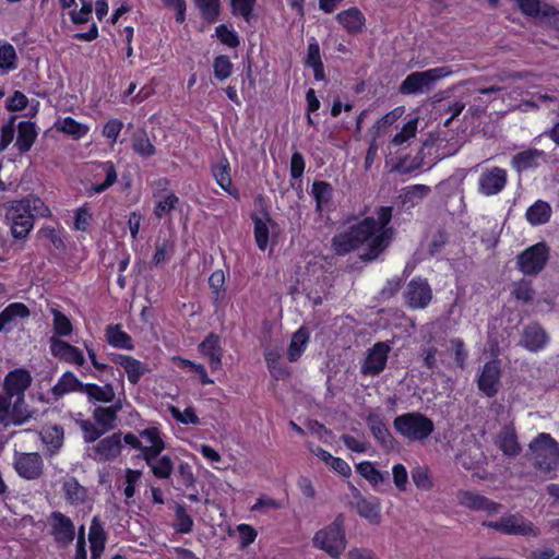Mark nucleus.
<instances>
[{"label": "nucleus", "mask_w": 559, "mask_h": 559, "mask_svg": "<svg viewBox=\"0 0 559 559\" xmlns=\"http://www.w3.org/2000/svg\"><path fill=\"white\" fill-rule=\"evenodd\" d=\"M377 216L378 221L366 217L352 225L348 230L335 235L332 239L335 253L345 255L365 245L367 252L360 258L364 261L376 260L390 246L393 238V230L388 227L392 218V207L380 206L377 210Z\"/></svg>", "instance_id": "nucleus-1"}, {"label": "nucleus", "mask_w": 559, "mask_h": 559, "mask_svg": "<svg viewBox=\"0 0 559 559\" xmlns=\"http://www.w3.org/2000/svg\"><path fill=\"white\" fill-rule=\"evenodd\" d=\"M5 219L11 223V233L15 239H24L33 229L35 217H46L49 209L36 195L29 194L21 200L3 204Z\"/></svg>", "instance_id": "nucleus-2"}, {"label": "nucleus", "mask_w": 559, "mask_h": 559, "mask_svg": "<svg viewBox=\"0 0 559 559\" xmlns=\"http://www.w3.org/2000/svg\"><path fill=\"white\" fill-rule=\"evenodd\" d=\"M32 383V377L25 369H14L4 379V393L0 394V411L10 414L16 423H24L31 418L26 409L24 393Z\"/></svg>", "instance_id": "nucleus-3"}, {"label": "nucleus", "mask_w": 559, "mask_h": 559, "mask_svg": "<svg viewBox=\"0 0 559 559\" xmlns=\"http://www.w3.org/2000/svg\"><path fill=\"white\" fill-rule=\"evenodd\" d=\"M395 431L412 442L427 440L435 430L433 421L419 412L399 415L393 420Z\"/></svg>", "instance_id": "nucleus-4"}, {"label": "nucleus", "mask_w": 559, "mask_h": 559, "mask_svg": "<svg viewBox=\"0 0 559 559\" xmlns=\"http://www.w3.org/2000/svg\"><path fill=\"white\" fill-rule=\"evenodd\" d=\"M532 460L534 466L544 472L549 473L559 466V444L549 435L542 432L530 443Z\"/></svg>", "instance_id": "nucleus-5"}, {"label": "nucleus", "mask_w": 559, "mask_h": 559, "mask_svg": "<svg viewBox=\"0 0 559 559\" xmlns=\"http://www.w3.org/2000/svg\"><path fill=\"white\" fill-rule=\"evenodd\" d=\"M312 543L316 548L324 550L332 558H338L346 548L343 514H338L330 525L318 531Z\"/></svg>", "instance_id": "nucleus-6"}, {"label": "nucleus", "mask_w": 559, "mask_h": 559, "mask_svg": "<svg viewBox=\"0 0 559 559\" xmlns=\"http://www.w3.org/2000/svg\"><path fill=\"white\" fill-rule=\"evenodd\" d=\"M450 67H439L408 74L400 84L399 92L403 95H416L430 92L435 84L452 74Z\"/></svg>", "instance_id": "nucleus-7"}, {"label": "nucleus", "mask_w": 559, "mask_h": 559, "mask_svg": "<svg viewBox=\"0 0 559 559\" xmlns=\"http://www.w3.org/2000/svg\"><path fill=\"white\" fill-rule=\"evenodd\" d=\"M548 259V246L545 242H538L528 247L516 257V265L525 275H537L544 270Z\"/></svg>", "instance_id": "nucleus-8"}, {"label": "nucleus", "mask_w": 559, "mask_h": 559, "mask_svg": "<svg viewBox=\"0 0 559 559\" xmlns=\"http://www.w3.org/2000/svg\"><path fill=\"white\" fill-rule=\"evenodd\" d=\"M390 352L391 346L389 343H376L367 353L364 364L361 365V373L369 376L380 374L386 366Z\"/></svg>", "instance_id": "nucleus-9"}, {"label": "nucleus", "mask_w": 559, "mask_h": 559, "mask_svg": "<svg viewBox=\"0 0 559 559\" xmlns=\"http://www.w3.org/2000/svg\"><path fill=\"white\" fill-rule=\"evenodd\" d=\"M50 534L53 540L61 546L70 545L75 537V527L72 520L59 511L51 512L49 516Z\"/></svg>", "instance_id": "nucleus-10"}, {"label": "nucleus", "mask_w": 559, "mask_h": 559, "mask_svg": "<svg viewBox=\"0 0 559 559\" xmlns=\"http://www.w3.org/2000/svg\"><path fill=\"white\" fill-rule=\"evenodd\" d=\"M404 295L406 304L412 309H424L432 299V292L428 282L420 277L413 278L407 284Z\"/></svg>", "instance_id": "nucleus-11"}, {"label": "nucleus", "mask_w": 559, "mask_h": 559, "mask_svg": "<svg viewBox=\"0 0 559 559\" xmlns=\"http://www.w3.org/2000/svg\"><path fill=\"white\" fill-rule=\"evenodd\" d=\"M457 500L461 506L474 511H483L489 516L498 514L502 509V504L469 490H460Z\"/></svg>", "instance_id": "nucleus-12"}, {"label": "nucleus", "mask_w": 559, "mask_h": 559, "mask_svg": "<svg viewBox=\"0 0 559 559\" xmlns=\"http://www.w3.org/2000/svg\"><path fill=\"white\" fill-rule=\"evenodd\" d=\"M14 468L16 473L25 479H37L43 474L44 462L36 452L15 453Z\"/></svg>", "instance_id": "nucleus-13"}, {"label": "nucleus", "mask_w": 559, "mask_h": 559, "mask_svg": "<svg viewBox=\"0 0 559 559\" xmlns=\"http://www.w3.org/2000/svg\"><path fill=\"white\" fill-rule=\"evenodd\" d=\"M353 498L354 500L350 502V506L355 508L357 513L369 521L371 524H379L381 521V503L380 500L376 497L366 498L361 495V492L353 487Z\"/></svg>", "instance_id": "nucleus-14"}, {"label": "nucleus", "mask_w": 559, "mask_h": 559, "mask_svg": "<svg viewBox=\"0 0 559 559\" xmlns=\"http://www.w3.org/2000/svg\"><path fill=\"white\" fill-rule=\"evenodd\" d=\"M501 369L498 360H490L483 367L478 377V389L488 397H493L500 386Z\"/></svg>", "instance_id": "nucleus-15"}, {"label": "nucleus", "mask_w": 559, "mask_h": 559, "mask_svg": "<svg viewBox=\"0 0 559 559\" xmlns=\"http://www.w3.org/2000/svg\"><path fill=\"white\" fill-rule=\"evenodd\" d=\"M507 185V171L499 167L485 169L478 180V190L484 195L498 194Z\"/></svg>", "instance_id": "nucleus-16"}, {"label": "nucleus", "mask_w": 559, "mask_h": 559, "mask_svg": "<svg viewBox=\"0 0 559 559\" xmlns=\"http://www.w3.org/2000/svg\"><path fill=\"white\" fill-rule=\"evenodd\" d=\"M94 182L87 192L102 193L117 181V171L112 162L97 163L93 174Z\"/></svg>", "instance_id": "nucleus-17"}, {"label": "nucleus", "mask_w": 559, "mask_h": 559, "mask_svg": "<svg viewBox=\"0 0 559 559\" xmlns=\"http://www.w3.org/2000/svg\"><path fill=\"white\" fill-rule=\"evenodd\" d=\"M504 535L532 536L537 537L539 530L533 522L526 520L522 514H504L503 515Z\"/></svg>", "instance_id": "nucleus-18"}, {"label": "nucleus", "mask_w": 559, "mask_h": 559, "mask_svg": "<svg viewBox=\"0 0 559 559\" xmlns=\"http://www.w3.org/2000/svg\"><path fill=\"white\" fill-rule=\"evenodd\" d=\"M121 432H115L102 439L94 448L92 455L95 461L106 462L115 460L121 452Z\"/></svg>", "instance_id": "nucleus-19"}, {"label": "nucleus", "mask_w": 559, "mask_h": 559, "mask_svg": "<svg viewBox=\"0 0 559 559\" xmlns=\"http://www.w3.org/2000/svg\"><path fill=\"white\" fill-rule=\"evenodd\" d=\"M49 345L50 352L56 358L78 366H83L85 364V358L78 347L61 341L56 336H51L49 338Z\"/></svg>", "instance_id": "nucleus-20"}, {"label": "nucleus", "mask_w": 559, "mask_h": 559, "mask_svg": "<svg viewBox=\"0 0 559 559\" xmlns=\"http://www.w3.org/2000/svg\"><path fill=\"white\" fill-rule=\"evenodd\" d=\"M29 314V309L24 304H10L0 312V331L10 332L20 319H26Z\"/></svg>", "instance_id": "nucleus-21"}, {"label": "nucleus", "mask_w": 559, "mask_h": 559, "mask_svg": "<svg viewBox=\"0 0 559 559\" xmlns=\"http://www.w3.org/2000/svg\"><path fill=\"white\" fill-rule=\"evenodd\" d=\"M548 343V335L546 331L537 325H527L522 333L520 345L530 352H538L543 349Z\"/></svg>", "instance_id": "nucleus-22"}, {"label": "nucleus", "mask_w": 559, "mask_h": 559, "mask_svg": "<svg viewBox=\"0 0 559 559\" xmlns=\"http://www.w3.org/2000/svg\"><path fill=\"white\" fill-rule=\"evenodd\" d=\"M114 361L116 364L120 365L121 367H123V369L127 373L128 380L132 384H136L140 381L141 377L151 372V369L148 368V366L146 364H144L131 356L117 355L114 358Z\"/></svg>", "instance_id": "nucleus-23"}, {"label": "nucleus", "mask_w": 559, "mask_h": 559, "mask_svg": "<svg viewBox=\"0 0 559 559\" xmlns=\"http://www.w3.org/2000/svg\"><path fill=\"white\" fill-rule=\"evenodd\" d=\"M366 420L372 436L377 439V441L384 449H392L394 445V438L385 426L383 419L377 414H369Z\"/></svg>", "instance_id": "nucleus-24"}, {"label": "nucleus", "mask_w": 559, "mask_h": 559, "mask_svg": "<svg viewBox=\"0 0 559 559\" xmlns=\"http://www.w3.org/2000/svg\"><path fill=\"white\" fill-rule=\"evenodd\" d=\"M64 431L59 425H46L40 431V439L50 455L57 453L63 444Z\"/></svg>", "instance_id": "nucleus-25"}, {"label": "nucleus", "mask_w": 559, "mask_h": 559, "mask_svg": "<svg viewBox=\"0 0 559 559\" xmlns=\"http://www.w3.org/2000/svg\"><path fill=\"white\" fill-rule=\"evenodd\" d=\"M496 444L508 456H516L521 452L515 430L511 426H504L500 430Z\"/></svg>", "instance_id": "nucleus-26"}, {"label": "nucleus", "mask_w": 559, "mask_h": 559, "mask_svg": "<svg viewBox=\"0 0 559 559\" xmlns=\"http://www.w3.org/2000/svg\"><path fill=\"white\" fill-rule=\"evenodd\" d=\"M336 20L352 34L361 32L366 21L364 14L357 8H349L340 12Z\"/></svg>", "instance_id": "nucleus-27"}, {"label": "nucleus", "mask_w": 559, "mask_h": 559, "mask_svg": "<svg viewBox=\"0 0 559 559\" xmlns=\"http://www.w3.org/2000/svg\"><path fill=\"white\" fill-rule=\"evenodd\" d=\"M200 352L209 358L210 366L213 370L219 368L222 364V348L219 337L210 334L199 346Z\"/></svg>", "instance_id": "nucleus-28"}, {"label": "nucleus", "mask_w": 559, "mask_h": 559, "mask_svg": "<svg viewBox=\"0 0 559 559\" xmlns=\"http://www.w3.org/2000/svg\"><path fill=\"white\" fill-rule=\"evenodd\" d=\"M143 460L157 478L167 479L174 471V463L168 455H143Z\"/></svg>", "instance_id": "nucleus-29"}, {"label": "nucleus", "mask_w": 559, "mask_h": 559, "mask_svg": "<svg viewBox=\"0 0 559 559\" xmlns=\"http://www.w3.org/2000/svg\"><path fill=\"white\" fill-rule=\"evenodd\" d=\"M84 383H82L74 373L67 371L64 372L58 382L52 386L51 393L56 399L63 396L70 392L83 393Z\"/></svg>", "instance_id": "nucleus-30"}, {"label": "nucleus", "mask_w": 559, "mask_h": 559, "mask_svg": "<svg viewBox=\"0 0 559 559\" xmlns=\"http://www.w3.org/2000/svg\"><path fill=\"white\" fill-rule=\"evenodd\" d=\"M88 539L91 543L92 559H95L103 552L106 540V533L97 516H94L92 520Z\"/></svg>", "instance_id": "nucleus-31"}, {"label": "nucleus", "mask_w": 559, "mask_h": 559, "mask_svg": "<svg viewBox=\"0 0 559 559\" xmlns=\"http://www.w3.org/2000/svg\"><path fill=\"white\" fill-rule=\"evenodd\" d=\"M36 136L37 132L35 124L31 121H21L17 124V139L15 146L21 153H26L31 150Z\"/></svg>", "instance_id": "nucleus-32"}, {"label": "nucleus", "mask_w": 559, "mask_h": 559, "mask_svg": "<svg viewBox=\"0 0 559 559\" xmlns=\"http://www.w3.org/2000/svg\"><path fill=\"white\" fill-rule=\"evenodd\" d=\"M525 216L531 225H543L550 219L551 207L547 202L538 200L527 209Z\"/></svg>", "instance_id": "nucleus-33"}, {"label": "nucleus", "mask_w": 559, "mask_h": 559, "mask_svg": "<svg viewBox=\"0 0 559 559\" xmlns=\"http://www.w3.org/2000/svg\"><path fill=\"white\" fill-rule=\"evenodd\" d=\"M230 167L227 158L223 157L217 164L213 165L212 174L217 185L228 192L230 195H236L237 192L231 189Z\"/></svg>", "instance_id": "nucleus-34"}, {"label": "nucleus", "mask_w": 559, "mask_h": 559, "mask_svg": "<svg viewBox=\"0 0 559 559\" xmlns=\"http://www.w3.org/2000/svg\"><path fill=\"white\" fill-rule=\"evenodd\" d=\"M83 393H85L90 401L110 403L115 399V390L112 384L107 383L104 386L87 383L84 384Z\"/></svg>", "instance_id": "nucleus-35"}, {"label": "nucleus", "mask_w": 559, "mask_h": 559, "mask_svg": "<svg viewBox=\"0 0 559 559\" xmlns=\"http://www.w3.org/2000/svg\"><path fill=\"white\" fill-rule=\"evenodd\" d=\"M140 437L144 438L151 444L150 447H144L143 455H159L165 449V442L156 427L142 430Z\"/></svg>", "instance_id": "nucleus-36"}, {"label": "nucleus", "mask_w": 559, "mask_h": 559, "mask_svg": "<svg viewBox=\"0 0 559 559\" xmlns=\"http://www.w3.org/2000/svg\"><path fill=\"white\" fill-rule=\"evenodd\" d=\"M106 337L107 342L114 347L129 350L133 348L131 336L122 331L119 324L108 325L106 328Z\"/></svg>", "instance_id": "nucleus-37"}, {"label": "nucleus", "mask_w": 559, "mask_h": 559, "mask_svg": "<svg viewBox=\"0 0 559 559\" xmlns=\"http://www.w3.org/2000/svg\"><path fill=\"white\" fill-rule=\"evenodd\" d=\"M63 491L66 500L74 506L84 503L87 497L86 489L73 477L63 483Z\"/></svg>", "instance_id": "nucleus-38"}, {"label": "nucleus", "mask_w": 559, "mask_h": 559, "mask_svg": "<svg viewBox=\"0 0 559 559\" xmlns=\"http://www.w3.org/2000/svg\"><path fill=\"white\" fill-rule=\"evenodd\" d=\"M132 150L144 158L156 153L155 146L151 143L147 133L143 129L136 130L132 135Z\"/></svg>", "instance_id": "nucleus-39"}, {"label": "nucleus", "mask_w": 559, "mask_h": 559, "mask_svg": "<svg viewBox=\"0 0 559 559\" xmlns=\"http://www.w3.org/2000/svg\"><path fill=\"white\" fill-rule=\"evenodd\" d=\"M309 340V333L307 329L300 328L292 336L290 344L288 346L287 356L289 361H296L306 348Z\"/></svg>", "instance_id": "nucleus-40"}, {"label": "nucleus", "mask_w": 559, "mask_h": 559, "mask_svg": "<svg viewBox=\"0 0 559 559\" xmlns=\"http://www.w3.org/2000/svg\"><path fill=\"white\" fill-rule=\"evenodd\" d=\"M119 409L120 406H98L93 412V418L99 426L103 427V430L106 432L114 428V423L117 419V412Z\"/></svg>", "instance_id": "nucleus-41"}, {"label": "nucleus", "mask_w": 559, "mask_h": 559, "mask_svg": "<svg viewBox=\"0 0 559 559\" xmlns=\"http://www.w3.org/2000/svg\"><path fill=\"white\" fill-rule=\"evenodd\" d=\"M543 152L533 148L518 153L513 157V165L518 171H523L537 166L538 158H540Z\"/></svg>", "instance_id": "nucleus-42"}, {"label": "nucleus", "mask_w": 559, "mask_h": 559, "mask_svg": "<svg viewBox=\"0 0 559 559\" xmlns=\"http://www.w3.org/2000/svg\"><path fill=\"white\" fill-rule=\"evenodd\" d=\"M512 296L524 304H530L535 298V290L533 288L532 281L522 278L512 284Z\"/></svg>", "instance_id": "nucleus-43"}, {"label": "nucleus", "mask_w": 559, "mask_h": 559, "mask_svg": "<svg viewBox=\"0 0 559 559\" xmlns=\"http://www.w3.org/2000/svg\"><path fill=\"white\" fill-rule=\"evenodd\" d=\"M282 357L281 349L277 347L267 348L264 352V358L267 365V368L273 377L276 379H282L287 376V371L280 365V359Z\"/></svg>", "instance_id": "nucleus-44"}, {"label": "nucleus", "mask_w": 559, "mask_h": 559, "mask_svg": "<svg viewBox=\"0 0 559 559\" xmlns=\"http://www.w3.org/2000/svg\"><path fill=\"white\" fill-rule=\"evenodd\" d=\"M332 186L326 181H314L311 193L316 199V209L322 211L323 205L328 204L332 198Z\"/></svg>", "instance_id": "nucleus-45"}, {"label": "nucleus", "mask_w": 559, "mask_h": 559, "mask_svg": "<svg viewBox=\"0 0 559 559\" xmlns=\"http://www.w3.org/2000/svg\"><path fill=\"white\" fill-rule=\"evenodd\" d=\"M57 130L72 135L74 139H81L88 132V127L82 124L71 117H67L56 122Z\"/></svg>", "instance_id": "nucleus-46"}, {"label": "nucleus", "mask_w": 559, "mask_h": 559, "mask_svg": "<svg viewBox=\"0 0 559 559\" xmlns=\"http://www.w3.org/2000/svg\"><path fill=\"white\" fill-rule=\"evenodd\" d=\"M430 187L426 185H414L406 187L402 195L403 204H409L411 206H415L423 199H425L430 193Z\"/></svg>", "instance_id": "nucleus-47"}, {"label": "nucleus", "mask_w": 559, "mask_h": 559, "mask_svg": "<svg viewBox=\"0 0 559 559\" xmlns=\"http://www.w3.org/2000/svg\"><path fill=\"white\" fill-rule=\"evenodd\" d=\"M231 14L241 16L246 22H250L253 17V10L257 0H229Z\"/></svg>", "instance_id": "nucleus-48"}, {"label": "nucleus", "mask_w": 559, "mask_h": 559, "mask_svg": "<svg viewBox=\"0 0 559 559\" xmlns=\"http://www.w3.org/2000/svg\"><path fill=\"white\" fill-rule=\"evenodd\" d=\"M17 56L11 44L0 46V72L5 73L16 69Z\"/></svg>", "instance_id": "nucleus-49"}, {"label": "nucleus", "mask_w": 559, "mask_h": 559, "mask_svg": "<svg viewBox=\"0 0 559 559\" xmlns=\"http://www.w3.org/2000/svg\"><path fill=\"white\" fill-rule=\"evenodd\" d=\"M204 20L213 23L219 15V0H194Z\"/></svg>", "instance_id": "nucleus-50"}, {"label": "nucleus", "mask_w": 559, "mask_h": 559, "mask_svg": "<svg viewBox=\"0 0 559 559\" xmlns=\"http://www.w3.org/2000/svg\"><path fill=\"white\" fill-rule=\"evenodd\" d=\"M403 114L402 108H395L392 111L384 115L382 118H380L374 126L371 129V135L373 138V141L377 140V138L381 134L382 131H384L386 128L392 126Z\"/></svg>", "instance_id": "nucleus-51"}, {"label": "nucleus", "mask_w": 559, "mask_h": 559, "mask_svg": "<svg viewBox=\"0 0 559 559\" xmlns=\"http://www.w3.org/2000/svg\"><path fill=\"white\" fill-rule=\"evenodd\" d=\"M51 312L53 316L52 323L55 334L58 336H69L73 331L70 319L57 309H51Z\"/></svg>", "instance_id": "nucleus-52"}, {"label": "nucleus", "mask_w": 559, "mask_h": 559, "mask_svg": "<svg viewBox=\"0 0 559 559\" xmlns=\"http://www.w3.org/2000/svg\"><path fill=\"white\" fill-rule=\"evenodd\" d=\"M176 523L174 524L177 533L187 534L192 531L193 520L188 514L186 508L178 504L175 510Z\"/></svg>", "instance_id": "nucleus-53"}, {"label": "nucleus", "mask_w": 559, "mask_h": 559, "mask_svg": "<svg viewBox=\"0 0 559 559\" xmlns=\"http://www.w3.org/2000/svg\"><path fill=\"white\" fill-rule=\"evenodd\" d=\"M213 70L214 76L219 81H224L230 76L233 63L227 56L221 55L214 59Z\"/></svg>", "instance_id": "nucleus-54"}, {"label": "nucleus", "mask_w": 559, "mask_h": 559, "mask_svg": "<svg viewBox=\"0 0 559 559\" xmlns=\"http://www.w3.org/2000/svg\"><path fill=\"white\" fill-rule=\"evenodd\" d=\"M253 223L257 246L263 251L266 249L269 242V227L266 223L258 216L253 217Z\"/></svg>", "instance_id": "nucleus-55"}, {"label": "nucleus", "mask_w": 559, "mask_h": 559, "mask_svg": "<svg viewBox=\"0 0 559 559\" xmlns=\"http://www.w3.org/2000/svg\"><path fill=\"white\" fill-rule=\"evenodd\" d=\"M357 472L372 485H378L384 480L383 474L378 471L370 462H361L358 464Z\"/></svg>", "instance_id": "nucleus-56"}, {"label": "nucleus", "mask_w": 559, "mask_h": 559, "mask_svg": "<svg viewBox=\"0 0 559 559\" xmlns=\"http://www.w3.org/2000/svg\"><path fill=\"white\" fill-rule=\"evenodd\" d=\"M521 12L530 17L538 19L546 3L540 0H515Z\"/></svg>", "instance_id": "nucleus-57"}, {"label": "nucleus", "mask_w": 559, "mask_h": 559, "mask_svg": "<svg viewBox=\"0 0 559 559\" xmlns=\"http://www.w3.org/2000/svg\"><path fill=\"white\" fill-rule=\"evenodd\" d=\"M412 479L418 489L427 491L432 488V481L429 475V471L425 466L415 467L412 471Z\"/></svg>", "instance_id": "nucleus-58"}, {"label": "nucleus", "mask_w": 559, "mask_h": 559, "mask_svg": "<svg viewBox=\"0 0 559 559\" xmlns=\"http://www.w3.org/2000/svg\"><path fill=\"white\" fill-rule=\"evenodd\" d=\"M436 145V158L441 160L445 157L454 155L461 147V143L459 141L454 142H444L443 140H437L436 143H431V146Z\"/></svg>", "instance_id": "nucleus-59"}, {"label": "nucleus", "mask_w": 559, "mask_h": 559, "mask_svg": "<svg viewBox=\"0 0 559 559\" xmlns=\"http://www.w3.org/2000/svg\"><path fill=\"white\" fill-rule=\"evenodd\" d=\"M417 130V120H411L407 123L404 124L402 130L397 132L393 139L392 144L399 146L404 144L406 141H408L411 138H414Z\"/></svg>", "instance_id": "nucleus-60"}, {"label": "nucleus", "mask_w": 559, "mask_h": 559, "mask_svg": "<svg viewBox=\"0 0 559 559\" xmlns=\"http://www.w3.org/2000/svg\"><path fill=\"white\" fill-rule=\"evenodd\" d=\"M15 120L16 117L13 116L9 119V121L2 126L1 128V134H0V152L4 151L10 143L14 139L15 133Z\"/></svg>", "instance_id": "nucleus-61"}, {"label": "nucleus", "mask_w": 559, "mask_h": 559, "mask_svg": "<svg viewBox=\"0 0 559 559\" xmlns=\"http://www.w3.org/2000/svg\"><path fill=\"white\" fill-rule=\"evenodd\" d=\"M215 34L223 44L230 48H236L239 45V38L237 34L224 24H221L216 27Z\"/></svg>", "instance_id": "nucleus-62"}, {"label": "nucleus", "mask_w": 559, "mask_h": 559, "mask_svg": "<svg viewBox=\"0 0 559 559\" xmlns=\"http://www.w3.org/2000/svg\"><path fill=\"white\" fill-rule=\"evenodd\" d=\"M177 479L179 484L185 486L186 488L194 487V484L197 481L192 472V467L188 463L179 464L177 471Z\"/></svg>", "instance_id": "nucleus-63"}, {"label": "nucleus", "mask_w": 559, "mask_h": 559, "mask_svg": "<svg viewBox=\"0 0 559 559\" xmlns=\"http://www.w3.org/2000/svg\"><path fill=\"white\" fill-rule=\"evenodd\" d=\"M79 426L83 432V438L85 442H94L105 432L104 430H99L93 423L90 420H81Z\"/></svg>", "instance_id": "nucleus-64"}]
</instances>
